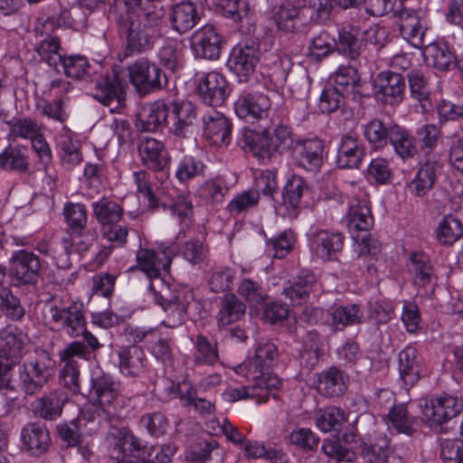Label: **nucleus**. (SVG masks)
Wrapping results in <instances>:
<instances>
[{
  "label": "nucleus",
  "instance_id": "64",
  "mask_svg": "<svg viewBox=\"0 0 463 463\" xmlns=\"http://www.w3.org/2000/svg\"><path fill=\"white\" fill-rule=\"evenodd\" d=\"M389 449V439L385 435L375 437L373 441L363 442L360 456L366 463L382 461L383 453Z\"/></svg>",
  "mask_w": 463,
  "mask_h": 463
},
{
  "label": "nucleus",
  "instance_id": "39",
  "mask_svg": "<svg viewBox=\"0 0 463 463\" xmlns=\"http://www.w3.org/2000/svg\"><path fill=\"white\" fill-rule=\"evenodd\" d=\"M0 168L19 174L32 175L27 148L22 146L9 145L0 154Z\"/></svg>",
  "mask_w": 463,
  "mask_h": 463
},
{
  "label": "nucleus",
  "instance_id": "36",
  "mask_svg": "<svg viewBox=\"0 0 463 463\" xmlns=\"http://www.w3.org/2000/svg\"><path fill=\"white\" fill-rule=\"evenodd\" d=\"M398 360L400 378L406 388H411L420 380L422 370L417 349L406 346L399 353Z\"/></svg>",
  "mask_w": 463,
  "mask_h": 463
},
{
  "label": "nucleus",
  "instance_id": "13",
  "mask_svg": "<svg viewBox=\"0 0 463 463\" xmlns=\"http://www.w3.org/2000/svg\"><path fill=\"white\" fill-rule=\"evenodd\" d=\"M196 92L203 104L215 109L224 104L231 90L222 74L210 71L198 77Z\"/></svg>",
  "mask_w": 463,
  "mask_h": 463
},
{
  "label": "nucleus",
  "instance_id": "20",
  "mask_svg": "<svg viewBox=\"0 0 463 463\" xmlns=\"http://www.w3.org/2000/svg\"><path fill=\"white\" fill-rule=\"evenodd\" d=\"M92 96L101 104L109 107L110 112H116L125 106V91L115 71L101 75L96 80Z\"/></svg>",
  "mask_w": 463,
  "mask_h": 463
},
{
  "label": "nucleus",
  "instance_id": "17",
  "mask_svg": "<svg viewBox=\"0 0 463 463\" xmlns=\"http://www.w3.org/2000/svg\"><path fill=\"white\" fill-rule=\"evenodd\" d=\"M169 132L179 138L190 137L197 121L196 106L189 100L168 102Z\"/></svg>",
  "mask_w": 463,
  "mask_h": 463
},
{
  "label": "nucleus",
  "instance_id": "53",
  "mask_svg": "<svg viewBox=\"0 0 463 463\" xmlns=\"http://www.w3.org/2000/svg\"><path fill=\"white\" fill-rule=\"evenodd\" d=\"M91 206L93 216L101 227L118 223L124 213L123 208L118 203L106 197L92 203Z\"/></svg>",
  "mask_w": 463,
  "mask_h": 463
},
{
  "label": "nucleus",
  "instance_id": "23",
  "mask_svg": "<svg viewBox=\"0 0 463 463\" xmlns=\"http://www.w3.org/2000/svg\"><path fill=\"white\" fill-rule=\"evenodd\" d=\"M173 255L174 250L170 248H165L159 252L147 248H140L137 251V266L149 278V285L157 279H163L160 277L161 270L167 271L169 269Z\"/></svg>",
  "mask_w": 463,
  "mask_h": 463
},
{
  "label": "nucleus",
  "instance_id": "47",
  "mask_svg": "<svg viewBox=\"0 0 463 463\" xmlns=\"http://www.w3.org/2000/svg\"><path fill=\"white\" fill-rule=\"evenodd\" d=\"M316 284V277L310 271H302L293 282L283 290V294L289 299L291 305H301L307 301Z\"/></svg>",
  "mask_w": 463,
  "mask_h": 463
},
{
  "label": "nucleus",
  "instance_id": "33",
  "mask_svg": "<svg viewBox=\"0 0 463 463\" xmlns=\"http://www.w3.org/2000/svg\"><path fill=\"white\" fill-rule=\"evenodd\" d=\"M137 149L144 165L153 171H163L168 164L165 145L153 137H144L138 141Z\"/></svg>",
  "mask_w": 463,
  "mask_h": 463
},
{
  "label": "nucleus",
  "instance_id": "57",
  "mask_svg": "<svg viewBox=\"0 0 463 463\" xmlns=\"http://www.w3.org/2000/svg\"><path fill=\"white\" fill-rule=\"evenodd\" d=\"M436 235L441 244L452 245L463 236L462 222L452 214H448L439 222Z\"/></svg>",
  "mask_w": 463,
  "mask_h": 463
},
{
  "label": "nucleus",
  "instance_id": "27",
  "mask_svg": "<svg viewBox=\"0 0 463 463\" xmlns=\"http://www.w3.org/2000/svg\"><path fill=\"white\" fill-rule=\"evenodd\" d=\"M399 18V30L402 38L415 48H423L428 25L422 12L411 9L402 10Z\"/></svg>",
  "mask_w": 463,
  "mask_h": 463
},
{
  "label": "nucleus",
  "instance_id": "34",
  "mask_svg": "<svg viewBox=\"0 0 463 463\" xmlns=\"http://www.w3.org/2000/svg\"><path fill=\"white\" fill-rule=\"evenodd\" d=\"M323 142L320 139H307L298 143L294 156L298 165L310 172H317L322 165Z\"/></svg>",
  "mask_w": 463,
  "mask_h": 463
},
{
  "label": "nucleus",
  "instance_id": "18",
  "mask_svg": "<svg viewBox=\"0 0 463 463\" xmlns=\"http://www.w3.org/2000/svg\"><path fill=\"white\" fill-rule=\"evenodd\" d=\"M262 383H265V382L260 381L258 382V383H252L248 386L230 385L222 393V397L229 402H236L245 399H253L257 403L267 402L270 396L275 398L281 385L279 378L269 377V379H267V386L261 385Z\"/></svg>",
  "mask_w": 463,
  "mask_h": 463
},
{
  "label": "nucleus",
  "instance_id": "14",
  "mask_svg": "<svg viewBox=\"0 0 463 463\" xmlns=\"http://www.w3.org/2000/svg\"><path fill=\"white\" fill-rule=\"evenodd\" d=\"M420 404L424 419L431 425H441L463 411L462 402L450 395L423 399Z\"/></svg>",
  "mask_w": 463,
  "mask_h": 463
},
{
  "label": "nucleus",
  "instance_id": "22",
  "mask_svg": "<svg viewBox=\"0 0 463 463\" xmlns=\"http://www.w3.org/2000/svg\"><path fill=\"white\" fill-rule=\"evenodd\" d=\"M232 123L224 114L216 109L203 116V135L212 145L227 147L232 141Z\"/></svg>",
  "mask_w": 463,
  "mask_h": 463
},
{
  "label": "nucleus",
  "instance_id": "2",
  "mask_svg": "<svg viewBox=\"0 0 463 463\" xmlns=\"http://www.w3.org/2000/svg\"><path fill=\"white\" fill-rule=\"evenodd\" d=\"M84 396L94 401L99 410V415L108 421L118 420L120 411L130 402L121 394L120 383L100 368L92 370Z\"/></svg>",
  "mask_w": 463,
  "mask_h": 463
},
{
  "label": "nucleus",
  "instance_id": "61",
  "mask_svg": "<svg viewBox=\"0 0 463 463\" xmlns=\"http://www.w3.org/2000/svg\"><path fill=\"white\" fill-rule=\"evenodd\" d=\"M388 418L392 427L400 433L411 436L416 430L417 421L408 414L405 404L393 406L388 413Z\"/></svg>",
  "mask_w": 463,
  "mask_h": 463
},
{
  "label": "nucleus",
  "instance_id": "60",
  "mask_svg": "<svg viewBox=\"0 0 463 463\" xmlns=\"http://www.w3.org/2000/svg\"><path fill=\"white\" fill-rule=\"evenodd\" d=\"M234 371L236 373L250 379L253 382L252 383L264 381L265 383L261 384L263 386H267V379H269V377H278L270 373L268 368L264 367L255 357L241 363L235 367Z\"/></svg>",
  "mask_w": 463,
  "mask_h": 463
},
{
  "label": "nucleus",
  "instance_id": "42",
  "mask_svg": "<svg viewBox=\"0 0 463 463\" xmlns=\"http://www.w3.org/2000/svg\"><path fill=\"white\" fill-rule=\"evenodd\" d=\"M425 61L439 71L455 67L456 55L445 43H430L422 48Z\"/></svg>",
  "mask_w": 463,
  "mask_h": 463
},
{
  "label": "nucleus",
  "instance_id": "11",
  "mask_svg": "<svg viewBox=\"0 0 463 463\" xmlns=\"http://www.w3.org/2000/svg\"><path fill=\"white\" fill-rule=\"evenodd\" d=\"M96 241V234L89 228L79 231L78 233H69L60 240V248L41 250L44 254H51L59 269H66L71 267V255L75 250L83 255L88 252Z\"/></svg>",
  "mask_w": 463,
  "mask_h": 463
},
{
  "label": "nucleus",
  "instance_id": "37",
  "mask_svg": "<svg viewBox=\"0 0 463 463\" xmlns=\"http://www.w3.org/2000/svg\"><path fill=\"white\" fill-rule=\"evenodd\" d=\"M359 34V29L356 27H344L339 31L338 38L335 42V50L351 61H357L366 46Z\"/></svg>",
  "mask_w": 463,
  "mask_h": 463
},
{
  "label": "nucleus",
  "instance_id": "24",
  "mask_svg": "<svg viewBox=\"0 0 463 463\" xmlns=\"http://www.w3.org/2000/svg\"><path fill=\"white\" fill-rule=\"evenodd\" d=\"M41 268L39 257L27 250L14 251L10 259V275L22 284H34Z\"/></svg>",
  "mask_w": 463,
  "mask_h": 463
},
{
  "label": "nucleus",
  "instance_id": "40",
  "mask_svg": "<svg viewBox=\"0 0 463 463\" xmlns=\"http://www.w3.org/2000/svg\"><path fill=\"white\" fill-rule=\"evenodd\" d=\"M439 169L440 165L438 161L427 160L420 165L415 177L408 184L409 192L419 197L428 194L436 182L437 172Z\"/></svg>",
  "mask_w": 463,
  "mask_h": 463
},
{
  "label": "nucleus",
  "instance_id": "48",
  "mask_svg": "<svg viewBox=\"0 0 463 463\" xmlns=\"http://www.w3.org/2000/svg\"><path fill=\"white\" fill-rule=\"evenodd\" d=\"M300 9L289 1H282L271 9V20L277 29L285 33L293 32L299 21Z\"/></svg>",
  "mask_w": 463,
  "mask_h": 463
},
{
  "label": "nucleus",
  "instance_id": "51",
  "mask_svg": "<svg viewBox=\"0 0 463 463\" xmlns=\"http://www.w3.org/2000/svg\"><path fill=\"white\" fill-rule=\"evenodd\" d=\"M293 67L292 60L288 55H271L270 62L265 64L263 72L276 88H283Z\"/></svg>",
  "mask_w": 463,
  "mask_h": 463
},
{
  "label": "nucleus",
  "instance_id": "62",
  "mask_svg": "<svg viewBox=\"0 0 463 463\" xmlns=\"http://www.w3.org/2000/svg\"><path fill=\"white\" fill-rule=\"evenodd\" d=\"M307 186L305 181L298 175L289 179L283 192V204L293 212L296 216V211L299 207L301 197Z\"/></svg>",
  "mask_w": 463,
  "mask_h": 463
},
{
  "label": "nucleus",
  "instance_id": "50",
  "mask_svg": "<svg viewBox=\"0 0 463 463\" xmlns=\"http://www.w3.org/2000/svg\"><path fill=\"white\" fill-rule=\"evenodd\" d=\"M390 143L402 160L411 159L418 154L416 137L398 125H393Z\"/></svg>",
  "mask_w": 463,
  "mask_h": 463
},
{
  "label": "nucleus",
  "instance_id": "44",
  "mask_svg": "<svg viewBox=\"0 0 463 463\" xmlns=\"http://www.w3.org/2000/svg\"><path fill=\"white\" fill-rule=\"evenodd\" d=\"M409 271L412 275L413 284L419 288H426L435 279L431 260L421 251L411 255Z\"/></svg>",
  "mask_w": 463,
  "mask_h": 463
},
{
  "label": "nucleus",
  "instance_id": "28",
  "mask_svg": "<svg viewBox=\"0 0 463 463\" xmlns=\"http://www.w3.org/2000/svg\"><path fill=\"white\" fill-rule=\"evenodd\" d=\"M169 104L164 99L145 105L137 115L136 128L139 132H156L168 126Z\"/></svg>",
  "mask_w": 463,
  "mask_h": 463
},
{
  "label": "nucleus",
  "instance_id": "45",
  "mask_svg": "<svg viewBox=\"0 0 463 463\" xmlns=\"http://www.w3.org/2000/svg\"><path fill=\"white\" fill-rule=\"evenodd\" d=\"M393 125H386L379 118H373L362 126L363 136L374 151L383 150L391 141Z\"/></svg>",
  "mask_w": 463,
  "mask_h": 463
},
{
  "label": "nucleus",
  "instance_id": "12",
  "mask_svg": "<svg viewBox=\"0 0 463 463\" xmlns=\"http://www.w3.org/2000/svg\"><path fill=\"white\" fill-rule=\"evenodd\" d=\"M56 26L57 22L54 17L40 18L36 22L34 32L44 38L38 43L35 50L43 61L60 71L59 61L64 54L61 52L60 39L52 35Z\"/></svg>",
  "mask_w": 463,
  "mask_h": 463
},
{
  "label": "nucleus",
  "instance_id": "26",
  "mask_svg": "<svg viewBox=\"0 0 463 463\" xmlns=\"http://www.w3.org/2000/svg\"><path fill=\"white\" fill-rule=\"evenodd\" d=\"M222 38L213 24L196 30L191 38V46L196 57L217 60L221 55Z\"/></svg>",
  "mask_w": 463,
  "mask_h": 463
},
{
  "label": "nucleus",
  "instance_id": "15",
  "mask_svg": "<svg viewBox=\"0 0 463 463\" xmlns=\"http://www.w3.org/2000/svg\"><path fill=\"white\" fill-rule=\"evenodd\" d=\"M260 56V52L256 43L247 40L232 48L227 64L230 70L240 78V81H247L254 72Z\"/></svg>",
  "mask_w": 463,
  "mask_h": 463
},
{
  "label": "nucleus",
  "instance_id": "10",
  "mask_svg": "<svg viewBox=\"0 0 463 463\" xmlns=\"http://www.w3.org/2000/svg\"><path fill=\"white\" fill-rule=\"evenodd\" d=\"M131 83L141 94L159 90L167 85L165 73L146 57L136 60L128 66Z\"/></svg>",
  "mask_w": 463,
  "mask_h": 463
},
{
  "label": "nucleus",
  "instance_id": "1",
  "mask_svg": "<svg viewBox=\"0 0 463 463\" xmlns=\"http://www.w3.org/2000/svg\"><path fill=\"white\" fill-rule=\"evenodd\" d=\"M292 144L290 130L283 125L277 126L272 131L243 128L238 139L240 147L246 153L251 154L262 164H267L282 155L291 147Z\"/></svg>",
  "mask_w": 463,
  "mask_h": 463
},
{
  "label": "nucleus",
  "instance_id": "59",
  "mask_svg": "<svg viewBox=\"0 0 463 463\" xmlns=\"http://www.w3.org/2000/svg\"><path fill=\"white\" fill-rule=\"evenodd\" d=\"M123 3L128 12L132 14L129 19H150L153 14L158 18L165 16L164 8L151 0H123Z\"/></svg>",
  "mask_w": 463,
  "mask_h": 463
},
{
  "label": "nucleus",
  "instance_id": "30",
  "mask_svg": "<svg viewBox=\"0 0 463 463\" xmlns=\"http://www.w3.org/2000/svg\"><path fill=\"white\" fill-rule=\"evenodd\" d=\"M365 156V147L359 137L353 133L342 136L336 156L339 168H359Z\"/></svg>",
  "mask_w": 463,
  "mask_h": 463
},
{
  "label": "nucleus",
  "instance_id": "32",
  "mask_svg": "<svg viewBox=\"0 0 463 463\" xmlns=\"http://www.w3.org/2000/svg\"><path fill=\"white\" fill-rule=\"evenodd\" d=\"M201 6L198 3L182 1L171 8L170 22L172 28L179 33L193 29L201 19Z\"/></svg>",
  "mask_w": 463,
  "mask_h": 463
},
{
  "label": "nucleus",
  "instance_id": "55",
  "mask_svg": "<svg viewBox=\"0 0 463 463\" xmlns=\"http://www.w3.org/2000/svg\"><path fill=\"white\" fill-rule=\"evenodd\" d=\"M345 420V411L335 406L321 408L315 412L316 425L324 432L338 430Z\"/></svg>",
  "mask_w": 463,
  "mask_h": 463
},
{
  "label": "nucleus",
  "instance_id": "58",
  "mask_svg": "<svg viewBox=\"0 0 463 463\" xmlns=\"http://www.w3.org/2000/svg\"><path fill=\"white\" fill-rule=\"evenodd\" d=\"M363 318L364 313L355 304L337 307L332 312V322L337 329L359 325L363 322Z\"/></svg>",
  "mask_w": 463,
  "mask_h": 463
},
{
  "label": "nucleus",
  "instance_id": "46",
  "mask_svg": "<svg viewBox=\"0 0 463 463\" xmlns=\"http://www.w3.org/2000/svg\"><path fill=\"white\" fill-rule=\"evenodd\" d=\"M157 57L162 66L174 73L177 72L184 64V44L176 39L168 38L159 49Z\"/></svg>",
  "mask_w": 463,
  "mask_h": 463
},
{
  "label": "nucleus",
  "instance_id": "43",
  "mask_svg": "<svg viewBox=\"0 0 463 463\" xmlns=\"http://www.w3.org/2000/svg\"><path fill=\"white\" fill-rule=\"evenodd\" d=\"M118 368L128 376H139L146 369V354L137 345L124 347L118 351Z\"/></svg>",
  "mask_w": 463,
  "mask_h": 463
},
{
  "label": "nucleus",
  "instance_id": "31",
  "mask_svg": "<svg viewBox=\"0 0 463 463\" xmlns=\"http://www.w3.org/2000/svg\"><path fill=\"white\" fill-rule=\"evenodd\" d=\"M311 248L315 255L323 260H331L344 247L345 237L339 232L315 231L310 235Z\"/></svg>",
  "mask_w": 463,
  "mask_h": 463
},
{
  "label": "nucleus",
  "instance_id": "29",
  "mask_svg": "<svg viewBox=\"0 0 463 463\" xmlns=\"http://www.w3.org/2000/svg\"><path fill=\"white\" fill-rule=\"evenodd\" d=\"M334 88L346 96L347 99L361 102L365 96L361 77L354 65H341L332 75Z\"/></svg>",
  "mask_w": 463,
  "mask_h": 463
},
{
  "label": "nucleus",
  "instance_id": "25",
  "mask_svg": "<svg viewBox=\"0 0 463 463\" xmlns=\"http://www.w3.org/2000/svg\"><path fill=\"white\" fill-rule=\"evenodd\" d=\"M21 450L32 457L43 455L51 445L50 432L42 422H28L20 431Z\"/></svg>",
  "mask_w": 463,
  "mask_h": 463
},
{
  "label": "nucleus",
  "instance_id": "21",
  "mask_svg": "<svg viewBox=\"0 0 463 463\" xmlns=\"http://www.w3.org/2000/svg\"><path fill=\"white\" fill-rule=\"evenodd\" d=\"M374 95L383 103L394 106L404 98L406 82L403 76L391 71H381L373 80Z\"/></svg>",
  "mask_w": 463,
  "mask_h": 463
},
{
  "label": "nucleus",
  "instance_id": "19",
  "mask_svg": "<svg viewBox=\"0 0 463 463\" xmlns=\"http://www.w3.org/2000/svg\"><path fill=\"white\" fill-rule=\"evenodd\" d=\"M270 107L269 97L255 90H242L234 102L236 115L245 120H259L266 118Z\"/></svg>",
  "mask_w": 463,
  "mask_h": 463
},
{
  "label": "nucleus",
  "instance_id": "38",
  "mask_svg": "<svg viewBox=\"0 0 463 463\" xmlns=\"http://www.w3.org/2000/svg\"><path fill=\"white\" fill-rule=\"evenodd\" d=\"M348 376L341 369L332 366L317 375V389L327 397L343 394L346 389Z\"/></svg>",
  "mask_w": 463,
  "mask_h": 463
},
{
  "label": "nucleus",
  "instance_id": "16",
  "mask_svg": "<svg viewBox=\"0 0 463 463\" xmlns=\"http://www.w3.org/2000/svg\"><path fill=\"white\" fill-rule=\"evenodd\" d=\"M110 436L114 439V457L118 463L145 462L146 446L128 429H114Z\"/></svg>",
  "mask_w": 463,
  "mask_h": 463
},
{
  "label": "nucleus",
  "instance_id": "3",
  "mask_svg": "<svg viewBox=\"0 0 463 463\" xmlns=\"http://www.w3.org/2000/svg\"><path fill=\"white\" fill-rule=\"evenodd\" d=\"M137 190L147 200V207L151 211H156L160 207L169 210L173 215H177L181 221L187 218L192 212V203L184 194H180L174 188L163 187L155 193L151 175L141 170L134 173Z\"/></svg>",
  "mask_w": 463,
  "mask_h": 463
},
{
  "label": "nucleus",
  "instance_id": "63",
  "mask_svg": "<svg viewBox=\"0 0 463 463\" xmlns=\"http://www.w3.org/2000/svg\"><path fill=\"white\" fill-rule=\"evenodd\" d=\"M61 68L64 74L75 80H82L88 73L90 63L86 57L81 55H70L65 54L59 61V68Z\"/></svg>",
  "mask_w": 463,
  "mask_h": 463
},
{
  "label": "nucleus",
  "instance_id": "35",
  "mask_svg": "<svg viewBox=\"0 0 463 463\" xmlns=\"http://www.w3.org/2000/svg\"><path fill=\"white\" fill-rule=\"evenodd\" d=\"M67 402L68 395L62 390L55 389L35 400L33 411L45 420H55L61 415Z\"/></svg>",
  "mask_w": 463,
  "mask_h": 463
},
{
  "label": "nucleus",
  "instance_id": "41",
  "mask_svg": "<svg viewBox=\"0 0 463 463\" xmlns=\"http://www.w3.org/2000/svg\"><path fill=\"white\" fill-rule=\"evenodd\" d=\"M344 222L354 241H358V237L354 235V232H368L373 225L370 208L360 201L350 205Z\"/></svg>",
  "mask_w": 463,
  "mask_h": 463
},
{
  "label": "nucleus",
  "instance_id": "9",
  "mask_svg": "<svg viewBox=\"0 0 463 463\" xmlns=\"http://www.w3.org/2000/svg\"><path fill=\"white\" fill-rule=\"evenodd\" d=\"M90 351L80 341H74L60 352L61 383L73 393L85 395V387L81 386L80 380L79 360H86Z\"/></svg>",
  "mask_w": 463,
  "mask_h": 463
},
{
  "label": "nucleus",
  "instance_id": "52",
  "mask_svg": "<svg viewBox=\"0 0 463 463\" xmlns=\"http://www.w3.org/2000/svg\"><path fill=\"white\" fill-rule=\"evenodd\" d=\"M3 122L9 128L7 138L11 141L18 138L32 140L41 131L37 120L29 117L13 118L11 120H5V117Z\"/></svg>",
  "mask_w": 463,
  "mask_h": 463
},
{
  "label": "nucleus",
  "instance_id": "56",
  "mask_svg": "<svg viewBox=\"0 0 463 463\" xmlns=\"http://www.w3.org/2000/svg\"><path fill=\"white\" fill-rule=\"evenodd\" d=\"M62 214L68 233H78L79 231L88 228V212L84 204L68 202L63 206Z\"/></svg>",
  "mask_w": 463,
  "mask_h": 463
},
{
  "label": "nucleus",
  "instance_id": "5",
  "mask_svg": "<svg viewBox=\"0 0 463 463\" xmlns=\"http://www.w3.org/2000/svg\"><path fill=\"white\" fill-rule=\"evenodd\" d=\"M155 301L165 313L162 325L176 328L184 323L187 308L193 300V294L185 288H172L164 279H157L149 285Z\"/></svg>",
  "mask_w": 463,
  "mask_h": 463
},
{
  "label": "nucleus",
  "instance_id": "54",
  "mask_svg": "<svg viewBox=\"0 0 463 463\" xmlns=\"http://www.w3.org/2000/svg\"><path fill=\"white\" fill-rule=\"evenodd\" d=\"M246 306L234 294L223 296L217 315L219 326H225L240 320L245 314Z\"/></svg>",
  "mask_w": 463,
  "mask_h": 463
},
{
  "label": "nucleus",
  "instance_id": "4",
  "mask_svg": "<svg viewBox=\"0 0 463 463\" xmlns=\"http://www.w3.org/2000/svg\"><path fill=\"white\" fill-rule=\"evenodd\" d=\"M43 317L46 324L71 337H78L86 329V317L82 303L72 301L69 306L58 296H52L43 307Z\"/></svg>",
  "mask_w": 463,
  "mask_h": 463
},
{
  "label": "nucleus",
  "instance_id": "7",
  "mask_svg": "<svg viewBox=\"0 0 463 463\" xmlns=\"http://www.w3.org/2000/svg\"><path fill=\"white\" fill-rule=\"evenodd\" d=\"M163 18L155 14L150 19H129L122 31L125 37V56L141 54L152 50L161 36Z\"/></svg>",
  "mask_w": 463,
  "mask_h": 463
},
{
  "label": "nucleus",
  "instance_id": "6",
  "mask_svg": "<svg viewBox=\"0 0 463 463\" xmlns=\"http://www.w3.org/2000/svg\"><path fill=\"white\" fill-rule=\"evenodd\" d=\"M26 335L15 326H7L0 331V388L14 390V367L23 356Z\"/></svg>",
  "mask_w": 463,
  "mask_h": 463
},
{
  "label": "nucleus",
  "instance_id": "8",
  "mask_svg": "<svg viewBox=\"0 0 463 463\" xmlns=\"http://www.w3.org/2000/svg\"><path fill=\"white\" fill-rule=\"evenodd\" d=\"M54 374V362L48 352L36 350L19 366V387L26 395L41 392Z\"/></svg>",
  "mask_w": 463,
  "mask_h": 463
},
{
  "label": "nucleus",
  "instance_id": "49",
  "mask_svg": "<svg viewBox=\"0 0 463 463\" xmlns=\"http://www.w3.org/2000/svg\"><path fill=\"white\" fill-rule=\"evenodd\" d=\"M194 366H214L220 361L218 345L216 342L210 341L203 335H197L194 338Z\"/></svg>",
  "mask_w": 463,
  "mask_h": 463
}]
</instances>
